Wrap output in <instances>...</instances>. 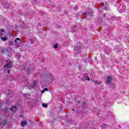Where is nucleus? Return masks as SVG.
I'll return each instance as SVG.
<instances>
[{
	"label": "nucleus",
	"mask_w": 129,
	"mask_h": 129,
	"mask_svg": "<svg viewBox=\"0 0 129 129\" xmlns=\"http://www.w3.org/2000/svg\"><path fill=\"white\" fill-rule=\"evenodd\" d=\"M27 124V121L22 120L21 121V126H25Z\"/></svg>",
	"instance_id": "nucleus-5"
},
{
	"label": "nucleus",
	"mask_w": 129,
	"mask_h": 129,
	"mask_svg": "<svg viewBox=\"0 0 129 129\" xmlns=\"http://www.w3.org/2000/svg\"><path fill=\"white\" fill-rule=\"evenodd\" d=\"M29 122H31V120H29Z\"/></svg>",
	"instance_id": "nucleus-23"
},
{
	"label": "nucleus",
	"mask_w": 129,
	"mask_h": 129,
	"mask_svg": "<svg viewBox=\"0 0 129 129\" xmlns=\"http://www.w3.org/2000/svg\"><path fill=\"white\" fill-rule=\"evenodd\" d=\"M44 91H44V90H43V91H41V93H44Z\"/></svg>",
	"instance_id": "nucleus-19"
},
{
	"label": "nucleus",
	"mask_w": 129,
	"mask_h": 129,
	"mask_svg": "<svg viewBox=\"0 0 129 129\" xmlns=\"http://www.w3.org/2000/svg\"><path fill=\"white\" fill-rule=\"evenodd\" d=\"M5 32V30H4V29H2V30H1V32L3 33V32Z\"/></svg>",
	"instance_id": "nucleus-16"
},
{
	"label": "nucleus",
	"mask_w": 129,
	"mask_h": 129,
	"mask_svg": "<svg viewBox=\"0 0 129 129\" xmlns=\"http://www.w3.org/2000/svg\"><path fill=\"white\" fill-rule=\"evenodd\" d=\"M43 90H44V91H48V88H45Z\"/></svg>",
	"instance_id": "nucleus-14"
},
{
	"label": "nucleus",
	"mask_w": 129,
	"mask_h": 129,
	"mask_svg": "<svg viewBox=\"0 0 129 129\" xmlns=\"http://www.w3.org/2000/svg\"><path fill=\"white\" fill-rule=\"evenodd\" d=\"M5 51H6V49L5 48H2L1 50L2 53L5 52Z\"/></svg>",
	"instance_id": "nucleus-12"
},
{
	"label": "nucleus",
	"mask_w": 129,
	"mask_h": 129,
	"mask_svg": "<svg viewBox=\"0 0 129 129\" xmlns=\"http://www.w3.org/2000/svg\"><path fill=\"white\" fill-rule=\"evenodd\" d=\"M6 111H8V108L6 109Z\"/></svg>",
	"instance_id": "nucleus-20"
},
{
	"label": "nucleus",
	"mask_w": 129,
	"mask_h": 129,
	"mask_svg": "<svg viewBox=\"0 0 129 129\" xmlns=\"http://www.w3.org/2000/svg\"><path fill=\"white\" fill-rule=\"evenodd\" d=\"M78 103H80V101H78Z\"/></svg>",
	"instance_id": "nucleus-21"
},
{
	"label": "nucleus",
	"mask_w": 129,
	"mask_h": 129,
	"mask_svg": "<svg viewBox=\"0 0 129 129\" xmlns=\"http://www.w3.org/2000/svg\"><path fill=\"white\" fill-rule=\"evenodd\" d=\"M73 111H74V109H72Z\"/></svg>",
	"instance_id": "nucleus-22"
},
{
	"label": "nucleus",
	"mask_w": 129,
	"mask_h": 129,
	"mask_svg": "<svg viewBox=\"0 0 129 129\" xmlns=\"http://www.w3.org/2000/svg\"><path fill=\"white\" fill-rule=\"evenodd\" d=\"M8 123V121L7 120H4L3 121L1 122V125H6Z\"/></svg>",
	"instance_id": "nucleus-4"
},
{
	"label": "nucleus",
	"mask_w": 129,
	"mask_h": 129,
	"mask_svg": "<svg viewBox=\"0 0 129 129\" xmlns=\"http://www.w3.org/2000/svg\"><path fill=\"white\" fill-rule=\"evenodd\" d=\"M53 48L54 49H57V48H58V44H55L54 45H53Z\"/></svg>",
	"instance_id": "nucleus-11"
},
{
	"label": "nucleus",
	"mask_w": 129,
	"mask_h": 129,
	"mask_svg": "<svg viewBox=\"0 0 129 129\" xmlns=\"http://www.w3.org/2000/svg\"><path fill=\"white\" fill-rule=\"evenodd\" d=\"M87 80L88 81H90V79L89 78V77H88Z\"/></svg>",
	"instance_id": "nucleus-15"
},
{
	"label": "nucleus",
	"mask_w": 129,
	"mask_h": 129,
	"mask_svg": "<svg viewBox=\"0 0 129 129\" xmlns=\"http://www.w3.org/2000/svg\"><path fill=\"white\" fill-rule=\"evenodd\" d=\"M35 85H36V81H34L33 82V83L32 84L33 87H34V86H35Z\"/></svg>",
	"instance_id": "nucleus-13"
},
{
	"label": "nucleus",
	"mask_w": 129,
	"mask_h": 129,
	"mask_svg": "<svg viewBox=\"0 0 129 129\" xmlns=\"http://www.w3.org/2000/svg\"><path fill=\"white\" fill-rule=\"evenodd\" d=\"M9 45L10 46H13V45H14V41H9Z\"/></svg>",
	"instance_id": "nucleus-9"
},
{
	"label": "nucleus",
	"mask_w": 129,
	"mask_h": 129,
	"mask_svg": "<svg viewBox=\"0 0 129 129\" xmlns=\"http://www.w3.org/2000/svg\"><path fill=\"white\" fill-rule=\"evenodd\" d=\"M92 82H93V83H94L95 84H96L98 85V84H100V82L97 83V81H95V80H92Z\"/></svg>",
	"instance_id": "nucleus-7"
},
{
	"label": "nucleus",
	"mask_w": 129,
	"mask_h": 129,
	"mask_svg": "<svg viewBox=\"0 0 129 129\" xmlns=\"http://www.w3.org/2000/svg\"><path fill=\"white\" fill-rule=\"evenodd\" d=\"M12 64L13 62H12L11 61L7 62L6 65L4 66V68H6L7 69H8V68H12V67H13V66H12Z\"/></svg>",
	"instance_id": "nucleus-1"
},
{
	"label": "nucleus",
	"mask_w": 129,
	"mask_h": 129,
	"mask_svg": "<svg viewBox=\"0 0 129 129\" xmlns=\"http://www.w3.org/2000/svg\"><path fill=\"white\" fill-rule=\"evenodd\" d=\"M1 40H3V41H6L8 40V38L7 37H2Z\"/></svg>",
	"instance_id": "nucleus-8"
},
{
	"label": "nucleus",
	"mask_w": 129,
	"mask_h": 129,
	"mask_svg": "<svg viewBox=\"0 0 129 129\" xmlns=\"http://www.w3.org/2000/svg\"><path fill=\"white\" fill-rule=\"evenodd\" d=\"M111 79H112V78L110 76H108L107 77V80H106V83L108 84H109L110 82H111Z\"/></svg>",
	"instance_id": "nucleus-3"
},
{
	"label": "nucleus",
	"mask_w": 129,
	"mask_h": 129,
	"mask_svg": "<svg viewBox=\"0 0 129 129\" xmlns=\"http://www.w3.org/2000/svg\"><path fill=\"white\" fill-rule=\"evenodd\" d=\"M93 129H94V128H93Z\"/></svg>",
	"instance_id": "nucleus-24"
},
{
	"label": "nucleus",
	"mask_w": 129,
	"mask_h": 129,
	"mask_svg": "<svg viewBox=\"0 0 129 129\" xmlns=\"http://www.w3.org/2000/svg\"><path fill=\"white\" fill-rule=\"evenodd\" d=\"M10 110H11V111L12 112H16V111H17V110H18V108H17V106H13L10 108Z\"/></svg>",
	"instance_id": "nucleus-2"
},
{
	"label": "nucleus",
	"mask_w": 129,
	"mask_h": 129,
	"mask_svg": "<svg viewBox=\"0 0 129 129\" xmlns=\"http://www.w3.org/2000/svg\"><path fill=\"white\" fill-rule=\"evenodd\" d=\"M27 71H28V73H30V69H28Z\"/></svg>",
	"instance_id": "nucleus-18"
},
{
	"label": "nucleus",
	"mask_w": 129,
	"mask_h": 129,
	"mask_svg": "<svg viewBox=\"0 0 129 129\" xmlns=\"http://www.w3.org/2000/svg\"><path fill=\"white\" fill-rule=\"evenodd\" d=\"M18 41H19V43H21V39L20 38H17L15 40V43H17Z\"/></svg>",
	"instance_id": "nucleus-6"
},
{
	"label": "nucleus",
	"mask_w": 129,
	"mask_h": 129,
	"mask_svg": "<svg viewBox=\"0 0 129 129\" xmlns=\"http://www.w3.org/2000/svg\"><path fill=\"white\" fill-rule=\"evenodd\" d=\"M42 106H43V107H47L48 106V104L46 103H43Z\"/></svg>",
	"instance_id": "nucleus-10"
},
{
	"label": "nucleus",
	"mask_w": 129,
	"mask_h": 129,
	"mask_svg": "<svg viewBox=\"0 0 129 129\" xmlns=\"http://www.w3.org/2000/svg\"><path fill=\"white\" fill-rule=\"evenodd\" d=\"M7 72H8V74H10V70H8Z\"/></svg>",
	"instance_id": "nucleus-17"
}]
</instances>
